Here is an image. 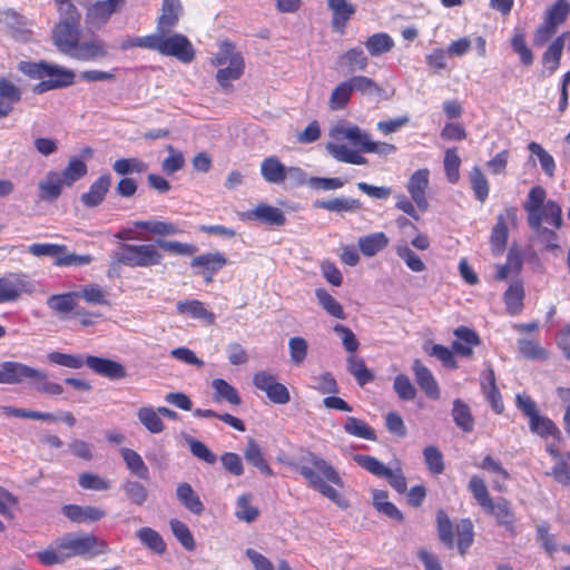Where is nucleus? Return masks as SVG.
<instances>
[{"mask_svg": "<svg viewBox=\"0 0 570 570\" xmlns=\"http://www.w3.org/2000/svg\"><path fill=\"white\" fill-rule=\"evenodd\" d=\"M108 55L106 45L100 39L78 42L69 56L80 61H96L106 58Z\"/></svg>", "mask_w": 570, "mask_h": 570, "instance_id": "393cba45", "label": "nucleus"}, {"mask_svg": "<svg viewBox=\"0 0 570 570\" xmlns=\"http://www.w3.org/2000/svg\"><path fill=\"white\" fill-rule=\"evenodd\" d=\"M261 175L268 184L281 185L287 176L295 178L299 183L305 181V173L299 167L286 168L284 164L276 157H266L261 164Z\"/></svg>", "mask_w": 570, "mask_h": 570, "instance_id": "9d476101", "label": "nucleus"}, {"mask_svg": "<svg viewBox=\"0 0 570 570\" xmlns=\"http://www.w3.org/2000/svg\"><path fill=\"white\" fill-rule=\"evenodd\" d=\"M250 501V493H244L238 497L236 502L237 509L235 512V515L238 520L250 523L258 518L259 510L256 507L252 505Z\"/></svg>", "mask_w": 570, "mask_h": 570, "instance_id": "774afa93", "label": "nucleus"}, {"mask_svg": "<svg viewBox=\"0 0 570 570\" xmlns=\"http://www.w3.org/2000/svg\"><path fill=\"white\" fill-rule=\"evenodd\" d=\"M21 92L19 88L7 78L0 79V118L8 116L13 105L20 101Z\"/></svg>", "mask_w": 570, "mask_h": 570, "instance_id": "7c9ffc66", "label": "nucleus"}, {"mask_svg": "<svg viewBox=\"0 0 570 570\" xmlns=\"http://www.w3.org/2000/svg\"><path fill=\"white\" fill-rule=\"evenodd\" d=\"M523 209L531 229H540L543 224L560 229L563 225L561 206L556 200H547V191L540 185L530 189Z\"/></svg>", "mask_w": 570, "mask_h": 570, "instance_id": "f03ea898", "label": "nucleus"}, {"mask_svg": "<svg viewBox=\"0 0 570 570\" xmlns=\"http://www.w3.org/2000/svg\"><path fill=\"white\" fill-rule=\"evenodd\" d=\"M77 292L78 301L83 299L90 305H110L108 292L99 284L90 283L80 287Z\"/></svg>", "mask_w": 570, "mask_h": 570, "instance_id": "49530a36", "label": "nucleus"}, {"mask_svg": "<svg viewBox=\"0 0 570 570\" xmlns=\"http://www.w3.org/2000/svg\"><path fill=\"white\" fill-rule=\"evenodd\" d=\"M338 65L348 72L364 71L368 66V58L361 47H354L338 57Z\"/></svg>", "mask_w": 570, "mask_h": 570, "instance_id": "e433bc0d", "label": "nucleus"}, {"mask_svg": "<svg viewBox=\"0 0 570 570\" xmlns=\"http://www.w3.org/2000/svg\"><path fill=\"white\" fill-rule=\"evenodd\" d=\"M412 371L424 394L432 400H439L441 396L440 386L431 370L420 358H415L412 363Z\"/></svg>", "mask_w": 570, "mask_h": 570, "instance_id": "4be33fe9", "label": "nucleus"}, {"mask_svg": "<svg viewBox=\"0 0 570 570\" xmlns=\"http://www.w3.org/2000/svg\"><path fill=\"white\" fill-rule=\"evenodd\" d=\"M176 309L179 314H187L193 318L202 320L207 325H214L216 321L215 314L208 311L204 303L198 299L179 301Z\"/></svg>", "mask_w": 570, "mask_h": 570, "instance_id": "c756f323", "label": "nucleus"}, {"mask_svg": "<svg viewBox=\"0 0 570 570\" xmlns=\"http://www.w3.org/2000/svg\"><path fill=\"white\" fill-rule=\"evenodd\" d=\"M63 186L66 185L60 174L58 171L50 170L47 173L45 179L38 185L39 197L42 200H55L61 195Z\"/></svg>", "mask_w": 570, "mask_h": 570, "instance_id": "473e14b6", "label": "nucleus"}, {"mask_svg": "<svg viewBox=\"0 0 570 570\" xmlns=\"http://www.w3.org/2000/svg\"><path fill=\"white\" fill-rule=\"evenodd\" d=\"M73 82L75 73L72 70L48 63L45 79L33 87V92L43 94L52 89L71 86Z\"/></svg>", "mask_w": 570, "mask_h": 570, "instance_id": "dca6fc26", "label": "nucleus"}, {"mask_svg": "<svg viewBox=\"0 0 570 570\" xmlns=\"http://www.w3.org/2000/svg\"><path fill=\"white\" fill-rule=\"evenodd\" d=\"M115 259L129 267H151L161 263L163 255L153 244H120Z\"/></svg>", "mask_w": 570, "mask_h": 570, "instance_id": "0eeeda50", "label": "nucleus"}, {"mask_svg": "<svg viewBox=\"0 0 570 570\" xmlns=\"http://www.w3.org/2000/svg\"><path fill=\"white\" fill-rule=\"evenodd\" d=\"M452 416L455 424L463 432H472L474 429V419L472 416L471 410L466 403L462 400L456 399L453 402Z\"/></svg>", "mask_w": 570, "mask_h": 570, "instance_id": "4d7b16f0", "label": "nucleus"}, {"mask_svg": "<svg viewBox=\"0 0 570 570\" xmlns=\"http://www.w3.org/2000/svg\"><path fill=\"white\" fill-rule=\"evenodd\" d=\"M154 50L183 63H190L196 56L193 43L181 33H154Z\"/></svg>", "mask_w": 570, "mask_h": 570, "instance_id": "6e6552de", "label": "nucleus"}, {"mask_svg": "<svg viewBox=\"0 0 570 570\" xmlns=\"http://www.w3.org/2000/svg\"><path fill=\"white\" fill-rule=\"evenodd\" d=\"M112 169L120 176H126L129 174H142L148 169V165L142 160L129 157V158H119L112 164Z\"/></svg>", "mask_w": 570, "mask_h": 570, "instance_id": "0e129e2a", "label": "nucleus"}, {"mask_svg": "<svg viewBox=\"0 0 570 570\" xmlns=\"http://www.w3.org/2000/svg\"><path fill=\"white\" fill-rule=\"evenodd\" d=\"M333 11L332 24L340 33H344L346 22L355 12V8L351 2H328Z\"/></svg>", "mask_w": 570, "mask_h": 570, "instance_id": "603ef678", "label": "nucleus"}, {"mask_svg": "<svg viewBox=\"0 0 570 570\" xmlns=\"http://www.w3.org/2000/svg\"><path fill=\"white\" fill-rule=\"evenodd\" d=\"M364 45L372 57H379L393 49L394 40L385 32H377L370 36Z\"/></svg>", "mask_w": 570, "mask_h": 570, "instance_id": "864d4df0", "label": "nucleus"}, {"mask_svg": "<svg viewBox=\"0 0 570 570\" xmlns=\"http://www.w3.org/2000/svg\"><path fill=\"white\" fill-rule=\"evenodd\" d=\"M343 429L345 433H347L348 435L368 441L376 440V433L374 429L371 428L365 421L357 419L355 416H347L345 419Z\"/></svg>", "mask_w": 570, "mask_h": 570, "instance_id": "3c124183", "label": "nucleus"}, {"mask_svg": "<svg viewBox=\"0 0 570 570\" xmlns=\"http://www.w3.org/2000/svg\"><path fill=\"white\" fill-rule=\"evenodd\" d=\"M347 371L354 376L360 386H364L374 380V374L367 368L364 360L356 355L347 357Z\"/></svg>", "mask_w": 570, "mask_h": 570, "instance_id": "6e6d98bb", "label": "nucleus"}, {"mask_svg": "<svg viewBox=\"0 0 570 570\" xmlns=\"http://www.w3.org/2000/svg\"><path fill=\"white\" fill-rule=\"evenodd\" d=\"M58 11L60 21L53 28L52 39L58 50L69 56L80 40L81 14L73 2H58Z\"/></svg>", "mask_w": 570, "mask_h": 570, "instance_id": "39448f33", "label": "nucleus"}, {"mask_svg": "<svg viewBox=\"0 0 570 570\" xmlns=\"http://www.w3.org/2000/svg\"><path fill=\"white\" fill-rule=\"evenodd\" d=\"M254 386L264 392L268 400L275 404H286L291 401L288 389L277 382L275 375L267 371H258L253 375Z\"/></svg>", "mask_w": 570, "mask_h": 570, "instance_id": "ddd939ff", "label": "nucleus"}, {"mask_svg": "<svg viewBox=\"0 0 570 570\" xmlns=\"http://www.w3.org/2000/svg\"><path fill=\"white\" fill-rule=\"evenodd\" d=\"M314 207L333 213H352L358 210L362 207V204L355 198L336 197L327 200H316L314 203Z\"/></svg>", "mask_w": 570, "mask_h": 570, "instance_id": "37998d69", "label": "nucleus"}, {"mask_svg": "<svg viewBox=\"0 0 570 570\" xmlns=\"http://www.w3.org/2000/svg\"><path fill=\"white\" fill-rule=\"evenodd\" d=\"M73 557L76 554L73 553L70 533H65L52 546L37 552L39 562L45 567L63 563Z\"/></svg>", "mask_w": 570, "mask_h": 570, "instance_id": "2eb2a0df", "label": "nucleus"}, {"mask_svg": "<svg viewBox=\"0 0 570 570\" xmlns=\"http://www.w3.org/2000/svg\"><path fill=\"white\" fill-rule=\"evenodd\" d=\"M70 540L76 557L92 559L110 551L108 542L94 533H70Z\"/></svg>", "mask_w": 570, "mask_h": 570, "instance_id": "4468645a", "label": "nucleus"}, {"mask_svg": "<svg viewBox=\"0 0 570 570\" xmlns=\"http://www.w3.org/2000/svg\"><path fill=\"white\" fill-rule=\"evenodd\" d=\"M353 460L358 466L375 476L384 478L390 473V468L372 455L355 454Z\"/></svg>", "mask_w": 570, "mask_h": 570, "instance_id": "338daca9", "label": "nucleus"}, {"mask_svg": "<svg viewBox=\"0 0 570 570\" xmlns=\"http://www.w3.org/2000/svg\"><path fill=\"white\" fill-rule=\"evenodd\" d=\"M137 538L149 550L157 554H164L167 546L163 537L153 528L142 527L137 531Z\"/></svg>", "mask_w": 570, "mask_h": 570, "instance_id": "5fc2aeb1", "label": "nucleus"}, {"mask_svg": "<svg viewBox=\"0 0 570 570\" xmlns=\"http://www.w3.org/2000/svg\"><path fill=\"white\" fill-rule=\"evenodd\" d=\"M515 207H507L504 212L497 217V223L490 234V247L494 256H500L507 248L509 237V224H515L518 218Z\"/></svg>", "mask_w": 570, "mask_h": 570, "instance_id": "f8f14e48", "label": "nucleus"}, {"mask_svg": "<svg viewBox=\"0 0 570 570\" xmlns=\"http://www.w3.org/2000/svg\"><path fill=\"white\" fill-rule=\"evenodd\" d=\"M86 365L96 374L116 381L127 376L126 367L114 360L100 356L88 355L85 358Z\"/></svg>", "mask_w": 570, "mask_h": 570, "instance_id": "aec40b11", "label": "nucleus"}, {"mask_svg": "<svg viewBox=\"0 0 570 570\" xmlns=\"http://www.w3.org/2000/svg\"><path fill=\"white\" fill-rule=\"evenodd\" d=\"M120 453L131 474L145 481L149 480V469L138 452L129 448H122Z\"/></svg>", "mask_w": 570, "mask_h": 570, "instance_id": "79ce46f5", "label": "nucleus"}, {"mask_svg": "<svg viewBox=\"0 0 570 570\" xmlns=\"http://www.w3.org/2000/svg\"><path fill=\"white\" fill-rule=\"evenodd\" d=\"M453 335L456 340L452 343V350L459 356L470 358L474 354V347L480 346L482 341L476 331L466 327L459 326L453 331Z\"/></svg>", "mask_w": 570, "mask_h": 570, "instance_id": "412c9836", "label": "nucleus"}, {"mask_svg": "<svg viewBox=\"0 0 570 570\" xmlns=\"http://www.w3.org/2000/svg\"><path fill=\"white\" fill-rule=\"evenodd\" d=\"M429 177V169H417L411 175L406 186L411 199L413 200V203H415L416 207L421 212H425L429 207V202L426 198V190L429 188L430 183Z\"/></svg>", "mask_w": 570, "mask_h": 570, "instance_id": "6ab92c4d", "label": "nucleus"}, {"mask_svg": "<svg viewBox=\"0 0 570 570\" xmlns=\"http://www.w3.org/2000/svg\"><path fill=\"white\" fill-rule=\"evenodd\" d=\"M306 481L307 485L342 509L348 507V501L334 487L344 488V481L338 471L325 459L314 452H307L298 462L291 463Z\"/></svg>", "mask_w": 570, "mask_h": 570, "instance_id": "f257e3e1", "label": "nucleus"}, {"mask_svg": "<svg viewBox=\"0 0 570 570\" xmlns=\"http://www.w3.org/2000/svg\"><path fill=\"white\" fill-rule=\"evenodd\" d=\"M88 173V167L83 160L78 157H71L65 169L59 173L65 185L70 187L76 181L85 177Z\"/></svg>", "mask_w": 570, "mask_h": 570, "instance_id": "bf43d9fd", "label": "nucleus"}, {"mask_svg": "<svg viewBox=\"0 0 570 570\" xmlns=\"http://www.w3.org/2000/svg\"><path fill=\"white\" fill-rule=\"evenodd\" d=\"M245 216L249 220H256L271 227H281L286 223L284 213L279 208L266 203L257 204Z\"/></svg>", "mask_w": 570, "mask_h": 570, "instance_id": "b1692460", "label": "nucleus"}, {"mask_svg": "<svg viewBox=\"0 0 570 570\" xmlns=\"http://www.w3.org/2000/svg\"><path fill=\"white\" fill-rule=\"evenodd\" d=\"M48 307L55 313L65 316L75 312L78 307L77 292H68L63 294H55L47 299Z\"/></svg>", "mask_w": 570, "mask_h": 570, "instance_id": "4c0bfd02", "label": "nucleus"}, {"mask_svg": "<svg viewBox=\"0 0 570 570\" xmlns=\"http://www.w3.org/2000/svg\"><path fill=\"white\" fill-rule=\"evenodd\" d=\"M570 12L569 2H554L548 10L543 23L534 35L535 46H543L556 33L557 28L562 24Z\"/></svg>", "mask_w": 570, "mask_h": 570, "instance_id": "9b49d317", "label": "nucleus"}, {"mask_svg": "<svg viewBox=\"0 0 570 570\" xmlns=\"http://www.w3.org/2000/svg\"><path fill=\"white\" fill-rule=\"evenodd\" d=\"M212 387L214 389L213 400L215 402L226 401L232 405H239L242 403L237 390L224 379H214Z\"/></svg>", "mask_w": 570, "mask_h": 570, "instance_id": "a18cd8bd", "label": "nucleus"}, {"mask_svg": "<svg viewBox=\"0 0 570 570\" xmlns=\"http://www.w3.org/2000/svg\"><path fill=\"white\" fill-rule=\"evenodd\" d=\"M529 426L532 433L541 438L552 436L557 441L562 440V433L557 424L551 419L540 415V413L529 420Z\"/></svg>", "mask_w": 570, "mask_h": 570, "instance_id": "c03bdc74", "label": "nucleus"}, {"mask_svg": "<svg viewBox=\"0 0 570 570\" xmlns=\"http://www.w3.org/2000/svg\"><path fill=\"white\" fill-rule=\"evenodd\" d=\"M227 263L228 259L224 253L214 252L195 256L190 261V266L191 268H196V273L202 275L208 284L214 281V276L224 268Z\"/></svg>", "mask_w": 570, "mask_h": 570, "instance_id": "f3484780", "label": "nucleus"}, {"mask_svg": "<svg viewBox=\"0 0 570 570\" xmlns=\"http://www.w3.org/2000/svg\"><path fill=\"white\" fill-rule=\"evenodd\" d=\"M475 466L483 471H489L494 475L492 488L495 491L504 492L507 490L505 481L510 479V473L502 463L492 455L487 454Z\"/></svg>", "mask_w": 570, "mask_h": 570, "instance_id": "bb28decb", "label": "nucleus"}, {"mask_svg": "<svg viewBox=\"0 0 570 570\" xmlns=\"http://www.w3.org/2000/svg\"><path fill=\"white\" fill-rule=\"evenodd\" d=\"M524 295L523 282L513 281L503 295L505 309L510 315H517L522 311Z\"/></svg>", "mask_w": 570, "mask_h": 570, "instance_id": "c9c22d12", "label": "nucleus"}, {"mask_svg": "<svg viewBox=\"0 0 570 570\" xmlns=\"http://www.w3.org/2000/svg\"><path fill=\"white\" fill-rule=\"evenodd\" d=\"M28 253L36 256H49L53 257V264L56 266H83L88 265L94 261V257L89 254L78 255L75 253H68L67 246L62 244H50V243H36L28 247Z\"/></svg>", "mask_w": 570, "mask_h": 570, "instance_id": "1a4fd4ad", "label": "nucleus"}, {"mask_svg": "<svg viewBox=\"0 0 570 570\" xmlns=\"http://www.w3.org/2000/svg\"><path fill=\"white\" fill-rule=\"evenodd\" d=\"M436 532L439 540L448 548H456L461 557H465L474 542V525L469 518L452 522L443 509L436 511Z\"/></svg>", "mask_w": 570, "mask_h": 570, "instance_id": "7ed1b4c3", "label": "nucleus"}, {"mask_svg": "<svg viewBox=\"0 0 570 570\" xmlns=\"http://www.w3.org/2000/svg\"><path fill=\"white\" fill-rule=\"evenodd\" d=\"M469 178L475 199L483 204L490 193V183L485 174L479 166H474L469 174Z\"/></svg>", "mask_w": 570, "mask_h": 570, "instance_id": "8fccbe9b", "label": "nucleus"}, {"mask_svg": "<svg viewBox=\"0 0 570 570\" xmlns=\"http://www.w3.org/2000/svg\"><path fill=\"white\" fill-rule=\"evenodd\" d=\"M389 237L383 232L372 233L357 239V246L361 253L366 257H372L387 247Z\"/></svg>", "mask_w": 570, "mask_h": 570, "instance_id": "f704fd0d", "label": "nucleus"}, {"mask_svg": "<svg viewBox=\"0 0 570 570\" xmlns=\"http://www.w3.org/2000/svg\"><path fill=\"white\" fill-rule=\"evenodd\" d=\"M134 226L155 236H173L183 233V230L173 222L166 220H137Z\"/></svg>", "mask_w": 570, "mask_h": 570, "instance_id": "72a5a7b5", "label": "nucleus"}, {"mask_svg": "<svg viewBox=\"0 0 570 570\" xmlns=\"http://www.w3.org/2000/svg\"><path fill=\"white\" fill-rule=\"evenodd\" d=\"M169 525L173 534L179 543L188 551H194L196 542L194 535L186 523L178 519H170Z\"/></svg>", "mask_w": 570, "mask_h": 570, "instance_id": "69168bd1", "label": "nucleus"}, {"mask_svg": "<svg viewBox=\"0 0 570 570\" xmlns=\"http://www.w3.org/2000/svg\"><path fill=\"white\" fill-rule=\"evenodd\" d=\"M139 422L154 434L160 433L165 430V424L161 421L157 410L151 406H142L137 412Z\"/></svg>", "mask_w": 570, "mask_h": 570, "instance_id": "052dcab7", "label": "nucleus"}, {"mask_svg": "<svg viewBox=\"0 0 570 570\" xmlns=\"http://www.w3.org/2000/svg\"><path fill=\"white\" fill-rule=\"evenodd\" d=\"M119 2H92L86 12V23L92 28H100L117 10Z\"/></svg>", "mask_w": 570, "mask_h": 570, "instance_id": "c85d7f7f", "label": "nucleus"}, {"mask_svg": "<svg viewBox=\"0 0 570 570\" xmlns=\"http://www.w3.org/2000/svg\"><path fill=\"white\" fill-rule=\"evenodd\" d=\"M315 296L322 308L331 316L337 320H345L346 314L342 304L336 301L326 289L316 288Z\"/></svg>", "mask_w": 570, "mask_h": 570, "instance_id": "13d9d810", "label": "nucleus"}, {"mask_svg": "<svg viewBox=\"0 0 570 570\" xmlns=\"http://www.w3.org/2000/svg\"><path fill=\"white\" fill-rule=\"evenodd\" d=\"M244 456L249 464L257 468L264 475H274L273 469L266 462L264 453L255 440H248L246 449L244 451Z\"/></svg>", "mask_w": 570, "mask_h": 570, "instance_id": "ea45409f", "label": "nucleus"}, {"mask_svg": "<svg viewBox=\"0 0 570 570\" xmlns=\"http://www.w3.org/2000/svg\"><path fill=\"white\" fill-rule=\"evenodd\" d=\"M176 494L179 502L187 510L197 515L203 513L204 504L189 483L184 482L178 484Z\"/></svg>", "mask_w": 570, "mask_h": 570, "instance_id": "a19ab883", "label": "nucleus"}, {"mask_svg": "<svg viewBox=\"0 0 570 570\" xmlns=\"http://www.w3.org/2000/svg\"><path fill=\"white\" fill-rule=\"evenodd\" d=\"M332 137L335 139H347L353 145L358 146L363 153H365L366 145L371 140L370 135L356 125L337 126L333 129Z\"/></svg>", "mask_w": 570, "mask_h": 570, "instance_id": "2f4dec72", "label": "nucleus"}, {"mask_svg": "<svg viewBox=\"0 0 570 570\" xmlns=\"http://www.w3.org/2000/svg\"><path fill=\"white\" fill-rule=\"evenodd\" d=\"M110 187L111 175L109 173H102L95 181L91 183L89 189L81 194V204L88 208L99 206L105 200Z\"/></svg>", "mask_w": 570, "mask_h": 570, "instance_id": "5701e85b", "label": "nucleus"}, {"mask_svg": "<svg viewBox=\"0 0 570 570\" xmlns=\"http://www.w3.org/2000/svg\"><path fill=\"white\" fill-rule=\"evenodd\" d=\"M461 158L455 147L448 148L444 153L443 167L449 183L456 184L460 180Z\"/></svg>", "mask_w": 570, "mask_h": 570, "instance_id": "680f3d73", "label": "nucleus"}, {"mask_svg": "<svg viewBox=\"0 0 570 570\" xmlns=\"http://www.w3.org/2000/svg\"><path fill=\"white\" fill-rule=\"evenodd\" d=\"M330 155L337 161L352 165H366L367 159L358 151L347 148L345 145L330 142L326 146Z\"/></svg>", "mask_w": 570, "mask_h": 570, "instance_id": "de8ad7c7", "label": "nucleus"}, {"mask_svg": "<svg viewBox=\"0 0 570 570\" xmlns=\"http://www.w3.org/2000/svg\"><path fill=\"white\" fill-rule=\"evenodd\" d=\"M26 291V282L19 274L0 277V304L17 301Z\"/></svg>", "mask_w": 570, "mask_h": 570, "instance_id": "cd10ccee", "label": "nucleus"}, {"mask_svg": "<svg viewBox=\"0 0 570 570\" xmlns=\"http://www.w3.org/2000/svg\"><path fill=\"white\" fill-rule=\"evenodd\" d=\"M121 489L127 498V500L141 507L148 500V490L147 488L135 480H126L121 484Z\"/></svg>", "mask_w": 570, "mask_h": 570, "instance_id": "e2e57ef3", "label": "nucleus"}, {"mask_svg": "<svg viewBox=\"0 0 570 570\" xmlns=\"http://www.w3.org/2000/svg\"><path fill=\"white\" fill-rule=\"evenodd\" d=\"M62 513L76 523L96 522L105 517V511L98 507L67 504L62 507Z\"/></svg>", "mask_w": 570, "mask_h": 570, "instance_id": "a878e982", "label": "nucleus"}, {"mask_svg": "<svg viewBox=\"0 0 570 570\" xmlns=\"http://www.w3.org/2000/svg\"><path fill=\"white\" fill-rule=\"evenodd\" d=\"M181 13L180 2H164L161 13L158 17V33L169 32L178 23Z\"/></svg>", "mask_w": 570, "mask_h": 570, "instance_id": "58836bf2", "label": "nucleus"}, {"mask_svg": "<svg viewBox=\"0 0 570 570\" xmlns=\"http://www.w3.org/2000/svg\"><path fill=\"white\" fill-rule=\"evenodd\" d=\"M352 94L353 89L348 79L341 81L331 92L328 108L333 111L345 109L351 101Z\"/></svg>", "mask_w": 570, "mask_h": 570, "instance_id": "09e8293b", "label": "nucleus"}, {"mask_svg": "<svg viewBox=\"0 0 570 570\" xmlns=\"http://www.w3.org/2000/svg\"><path fill=\"white\" fill-rule=\"evenodd\" d=\"M210 63L218 67L216 80L225 90L232 89V82L238 80L245 71V60L229 40L219 42L218 51L210 58Z\"/></svg>", "mask_w": 570, "mask_h": 570, "instance_id": "20e7f679", "label": "nucleus"}, {"mask_svg": "<svg viewBox=\"0 0 570 570\" xmlns=\"http://www.w3.org/2000/svg\"><path fill=\"white\" fill-rule=\"evenodd\" d=\"M468 490L471 492L473 499L481 507V509L494 517L497 522L507 528H511L514 522V514L510 508V503L507 499L500 498L497 502L493 501L485 481L479 475H472L469 483Z\"/></svg>", "mask_w": 570, "mask_h": 570, "instance_id": "423d86ee", "label": "nucleus"}, {"mask_svg": "<svg viewBox=\"0 0 570 570\" xmlns=\"http://www.w3.org/2000/svg\"><path fill=\"white\" fill-rule=\"evenodd\" d=\"M32 377H42L40 370L13 361L0 365V384H20L26 381L31 383Z\"/></svg>", "mask_w": 570, "mask_h": 570, "instance_id": "a211bd4d", "label": "nucleus"}]
</instances>
